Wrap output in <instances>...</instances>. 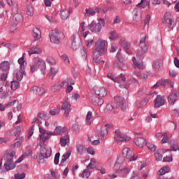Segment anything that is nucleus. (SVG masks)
Masks as SVG:
<instances>
[{
    "label": "nucleus",
    "mask_w": 179,
    "mask_h": 179,
    "mask_svg": "<svg viewBox=\"0 0 179 179\" xmlns=\"http://www.w3.org/2000/svg\"><path fill=\"white\" fill-rule=\"evenodd\" d=\"M120 37V35H118V33L115 30L110 31L109 33V39L110 40H117Z\"/></svg>",
    "instance_id": "473e14b6"
},
{
    "label": "nucleus",
    "mask_w": 179,
    "mask_h": 179,
    "mask_svg": "<svg viewBox=\"0 0 179 179\" xmlns=\"http://www.w3.org/2000/svg\"><path fill=\"white\" fill-rule=\"evenodd\" d=\"M33 61L34 64L30 66V71L31 73H34V72H36V71H38L39 69L42 75H45V71L47 69L45 61L39 57H34Z\"/></svg>",
    "instance_id": "f257e3e1"
},
{
    "label": "nucleus",
    "mask_w": 179,
    "mask_h": 179,
    "mask_svg": "<svg viewBox=\"0 0 179 179\" xmlns=\"http://www.w3.org/2000/svg\"><path fill=\"white\" fill-rule=\"evenodd\" d=\"M57 72H58V69H57L54 67H50V73H49L50 78H51V79H54V76H55V75H57Z\"/></svg>",
    "instance_id": "a19ab883"
},
{
    "label": "nucleus",
    "mask_w": 179,
    "mask_h": 179,
    "mask_svg": "<svg viewBox=\"0 0 179 179\" xmlns=\"http://www.w3.org/2000/svg\"><path fill=\"white\" fill-rule=\"evenodd\" d=\"M45 134H40V141H42V142H45V141H48L50 138H51V136H50V133H47L48 136H44Z\"/></svg>",
    "instance_id": "603ef678"
},
{
    "label": "nucleus",
    "mask_w": 179,
    "mask_h": 179,
    "mask_svg": "<svg viewBox=\"0 0 179 179\" xmlns=\"http://www.w3.org/2000/svg\"><path fill=\"white\" fill-rule=\"evenodd\" d=\"M94 15H96V11L90 7L85 10V13L84 14L85 17H90V16H94Z\"/></svg>",
    "instance_id": "c85d7f7f"
},
{
    "label": "nucleus",
    "mask_w": 179,
    "mask_h": 179,
    "mask_svg": "<svg viewBox=\"0 0 179 179\" xmlns=\"http://www.w3.org/2000/svg\"><path fill=\"white\" fill-rule=\"evenodd\" d=\"M116 57L120 64H124V61H125V57L121 54V52L118 51Z\"/></svg>",
    "instance_id": "a18cd8bd"
},
{
    "label": "nucleus",
    "mask_w": 179,
    "mask_h": 179,
    "mask_svg": "<svg viewBox=\"0 0 179 179\" xmlns=\"http://www.w3.org/2000/svg\"><path fill=\"white\" fill-rule=\"evenodd\" d=\"M155 108H159V107H162V106H164V103H166V98L164 96L157 95L156 99H155Z\"/></svg>",
    "instance_id": "f8f14e48"
},
{
    "label": "nucleus",
    "mask_w": 179,
    "mask_h": 179,
    "mask_svg": "<svg viewBox=\"0 0 179 179\" xmlns=\"http://www.w3.org/2000/svg\"><path fill=\"white\" fill-rule=\"evenodd\" d=\"M107 45V41H98L95 43V48L94 52L103 55L106 52V46Z\"/></svg>",
    "instance_id": "39448f33"
},
{
    "label": "nucleus",
    "mask_w": 179,
    "mask_h": 179,
    "mask_svg": "<svg viewBox=\"0 0 179 179\" xmlns=\"http://www.w3.org/2000/svg\"><path fill=\"white\" fill-rule=\"evenodd\" d=\"M117 106H115V103H108L106 105V110L108 111H113V110H115Z\"/></svg>",
    "instance_id": "4d7b16f0"
},
{
    "label": "nucleus",
    "mask_w": 179,
    "mask_h": 179,
    "mask_svg": "<svg viewBox=\"0 0 179 179\" xmlns=\"http://www.w3.org/2000/svg\"><path fill=\"white\" fill-rule=\"evenodd\" d=\"M115 142L120 143V142H127V138L122 136L120 131H115Z\"/></svg>",
    "instance_id": "4be33fe9"
},
{
    "label": "nucleus",
    "mask_w": 179,
    "mask_h": 179,
    "mask_svg": "<svg viewBox=\"0 0 179 179\" xmlns=\"http://www.w3.org/2000/svg\"><path fill=\"white\" fill-rule=\"evenodd\" d=\"M163 150H158L157 152L155 153V160L157 162H160L163 159Z\"/></svg>",
    "instance_id": "c756f323"
},
{
    "label": "nucleus",
    "mask_w": 179,
    "mask_h": 179,
    "mask_svg": "<svg viewBox=\"0 0 179 179\" xmlns=\"http://www.w3.org/2000/svg\"><path fill=\"white\" fill-rule=\"evenodd\" d=\"M163 138L162 139V143H167L169 142V138H167V133H164L162 134Z\"/></svg>",
    "instance_id": "774afa93"
},
{
    "label": "nucleus",
    "mask_w": 179,
    "mask_h": 179,
    "mask_svg": "<svg viewBox=\"0 0 179 179\" xmlns=\"http://www.w3.org/2000/svg\"><path fill=\"white\" fill-rule=\"evenodd\" d=\"M59 156H61V154H59V152L55 154L54 164L56 165L59 163Z\"/></svg>",
    "instance_id": "0e129e2a"
},
{
    "label": "nucleus",
    "mask_w": 179,
    "mask_h": 179,
    "mask_svg": "<svg viewBox=\"0 0 179 179\" xmlns=\"http://www.w3.org/2000/svg\"><path fill=\"white\" fill-rule=\"evenodd\" d=\"M149 100H150V99L149 98V96H146L143 100H142L141 102H137V104L141 105L140 107H145V106H146V104H148V103H149Z\"/></svg>",
    "instance_id": "c03bdc74"
},
{
    "label": "nucleus",
    "mask_w": 179,
    "mask_h": 179,
    "mask_svg": "<svg viewBox=\"0 0 179 179\" xmlns=\"http://www.w3.org/2000/svg\"><path fill=\"white\" fill-rule=\"evenodd\" d=\"M4 157L6 160V163L4 164L6 171L13 170L16 167V164L13 163V159H16V151L15 150H10L4 155Z\"/></svg>",
    "instance_id": "7ed1b4c3"
},
{
    "label": "nucleus",
    "mask_w": 179,
    "mask_h": 179,
    "mask_svg": "<svg viewBox=\"0 0 179 179\" xmlns=\"http://www.w3.org/2000/svg\"><path fill=\"white\" fill-rule=\"evenodd\" d=\"M116 174H118V173L120 172V171H121V164H118L117 162H115L114 167H113Z\"/></svg>",
    "instance_id": "052dcab7"
},
{
    "label": "nucleus",
    "mask_w": 179,
    "mask_h": 179,
    "mask_svg": "<svg viewBox=\"0 0 179 179\" xmlns=\"http://www.w3.org/2000/svg\"><path fill=\"white\" fill-rule=\"evenodd\" d=\"M52 151L51 148L45 145H41L40 153L36 155V159L39 164H44L45 163V159L51 157Z\"/></svg>",
    "instance_id": "f03ea898"
},
{
    "label": "nucleus",
    "mask_w": 179,
    "mask_h": 179,
    "mask_svg": "<svg viewBox=\"0 0 179 179\" xmlns=\"http://www.w3.org/2000/svg\"><path fill=\"white\" fill-rule=\"evenodd\" d=\"M92 118H93V115L92 111H88L86 115V124L90 125L92 124Z\"/></svg>",
    "instance_id": "58836bf2"
},
{
    "label": "nucleus",
    "mask_w": 179,
    "mask_h": 179,
    "mask_svg": "<svg viewBox=\"0 0 179 179\" xmlns=\"http://www.w3.org/2000/svg\"><path fill=\"white\" fill-rule=\"evenodd\" d=\"M49 37L51 43L53 44H59V31L55 29L49 33Z\"/></svg>",
    "instance_id": "9d476101"
},
{
    "label": "nucleus",
    "mask_w": 179,
    "mask_h": 179,
    "mask_svg": "<svg viewBox=\"0 0 179 179\" xmlns=\"http://www.w3.org/2000/svg\"><path fill=\"white\" fill-rule=\"evenodd\" d=\"M33 31V36L35 41H37V40L41 38V31H40V29L38 28H34Z\"/></svg>",
    "instance_id": "cd10ccee"
},
{
    "label": "nucleus",
    "mask_w": 179,
    "mask_h": 179,
    "mask_svg": "<svg viewBox=\"0 0 179 179\" xmlns=\"http://www.w3.org/2000/svg\"><path fill=\"white\" fill-rule=\"evenodd\" d=\"M164 20L166 26L169 29H174V27H176V22L173 21V16L168 14H165Z\"/></svg>",
    "instance_id": "ddd939ff"
},
{
    "label": "nucleus",
    "mask_w": 179,
    "mask_h": 179,
    "mask_svg": "<svg viewBox=\"0 0 179 179\" xmlns=\"http://www.w3.org/2000/svg\"><path fill=\"white\" fill-rule=\"evenodd\" d=\"M96 159L94 158H92L90 159V163L87 165V169H96Z\"/></svg>",
    "instance_id": "79ce46f5"
},
{
    "label": "nucleus",
    "mask_w": 179,
    "mask_h": 179,
    "mask_svg": "<svg viewBox=\"0 0 179 179\" xmlns=\"http://www.w3.org/2000/svg\"><path fill=\"white\" fill-rule=\"evenodd\" d=\"M162 86L166 87V86H169V87H174V83L171 82V80L166 79L162 81Z\"/></svg>",
    "instance_id": "4c0bfd02"
},
{
    "label": "nucleus",
    "mask_w": 179,
    "mask_h": 179,
    "mask_svg": "<svg viewBox=\"0 0 179 179\" xmlns=\"http://www.w3.org/2000/svg\"><path fill=\"white\" fill-rule=\"evenodd\" d=\"M146 6H149V2L148 0H141V2L137 4L138 8H145Z\"/></svg>",
    "instance_id": "ea45409f"
},
{
    "label": "nucleus",
    "mask_w": 179,
    "mask_h": 179,
    "mask_svg": "<svg viewBox=\"0 0 179 179\" xmlns=\"http://www.w3.org/2000/svg\"><path fill=\"white\" fill-rule=\"evenodd\" d=\"M101 136H103V138H104V136H107V135H108V129H107V127H103L101 128Z\"/></svg>",
    "instance_id": "13d9d810"
},
{
    "label": "nucleus",
    "mask_w": 179,
    "mask_h": 179,
    "mask_svg": "<svg viewBox=\"0 0 179 179\" xmlns=\"http://www.w3.org/2000/svg\"><path fill=\"white\" fill-rule=\"evenodd\" d=\"M65 132H66V129L58 126L55 129L54 132L50 133V136L53 135L54 136H55V135H61V134H64Z\"/></svg>",
    "instance_id": "6ab92c4d"
},
{
    "label": "nucleus",
    "mask_w": 179,
    "mask_h": 179,
    "mask_svg": "<svg viewBox=\"0 0 179 179\" xmlns=\"http://www.w3.org/2000/svg\"><path fill=\"white\" fill-rule=\"evenodd\" d=\"M14 73L16 76L17 80H22L23 79V76L26 75V71L24 69H20L19 71H15Z\"/></svg>",
    "instance_id": "5701e85b"
},
{
    "label": "nucleus",
    "mask_w": 179,
    "mask_h": 179,
    "mask_svg": "<svg viewBox=\"0 0 179 179\" xmlns=\"http://www.w3.org/2000/svg\"><path fill=\"white\" fill-rule=\"evenodd\" d=\"M178 100V96L177 95V91L173 89L171 94L168 96V101L170 104L174 105V103Z\"/></svg>",
    "instance_id": "4468645a"
},
{
    "label": "nucleus",
    "mask_w": 179,
    "mask_h": 179,
    "mask_svg": "<svg viewBox=\"0 0 179 179\" xmlns=\"http://www.w3.org/2000/svg\"><path fill=\"white\" fill-rule=\"evenodd\" d=\"M76 150L78 155H83L86 153V149L83 147V145L78 144L76 145Z\"/></svg>",
    "instance_id": "2f4dec72"
},
{
    "label": "nucleus",
    "mask_w": 179,
    "mask_h": 179,
    "mask_svg": "<svg viewBox=\"0 0 179 179\" xmlns=\"http://www.w3.org/2000/svg\"><path fill=\"white\" fill-rule=\"evenodd\" d=\"M31 92L33 94H37L38 96H42L45 93V90L41 87L34 86L31 88Z\"/></svg>",
    "instance_id": "dca6fc26"
},
{
    "label": "nucleus",
    "mask_w": 179,
    "mask_h": 179,
    "mask_svg": "<svg viewBox=\"0 0 179 179\" xmlns=\"http://www.w3.org/2000/svg\"><path fill=\"white\" fill-rule=\"evenodd\" d=\"M23 22V15L20 13H17L13 16V22L11 24L10 29L11 31L16 30L17 29V25L19 23H22Z\"/></svg>",
    "instance_id": "1a4fd4ad"
},
{
    "label": "nucleus",
    "mask_w": 179,
    "mask_h": 179,
    "mask_svg": "<svg viewBox=\"0 0 179 179\" xmlns=\"http://www.w3.org/2000/svg\"><path fill=\"white\" fill-rule=\"evenodd\" d=\"M145 41H146V35H144L140 41V43H139L140 52L137 53V57H142L143 54H146V52H148L149 46L146 44Z\"/></svg>",
    "instance_id": "423d86ee"
},
{
    "label": "nucleus",
    "mask_w": 179,
    "mask_h": 179,
    "mask_svg": "<svg viewBox=\"0 0 179 179\" xmlns=\"http://www.w3.org/2000/svg\"><path fill=\"white\" fill-rule=\"evenodd\" d=\"M131 172V169L130 168H124L123 169H120L117 174L122 178H125V177L128 176V174Z\"/></svg>",
    "instance_id": "393cba45"
},
{
    "label": "nucleus",
    "mask_w": 179,
    "mask_h": 179,
    "mask_svg": "<svg viewBox=\"0 0 179 179\" xmlns=\"http://www.w3.org/2000/svg\"><path fill=\"white\" fill-rule=\"evenodd\" d=\"M97 100H99V97L96 96H92L90 98V103H92V104H94V106H97Z\"/></svg>",
    "instance_id": "bf43d9fd"
},
{
    "label": "nucleus",
    "mask_w": 179,
    "mask_h": 179,
    "mask_svg": "<svg viewBox=\"0 0 179 179\" xmlns=\"http://www.w3.org/2000/svg\"><path fill=\"white\" fill-rule=\"evenodd\" d=\"M24 55H26V53H24L22 57L18 59V64L21 69H24L27 66V62L24 61Z\"/></svg>",
    "instance_id": "a878e982"
},
{
    "label": "nucleus",
    "mask_w": 179,
    "mask_h": 179,
    "mask_svg": "<svg viewBox=\"0 0 179 179\" xmlns=\"http://www.w3.org/2000/svg\"><path fill=\"white\" fill-rule=\"evenodd\" d=\"M115 106L117 108H121L122 111H127V102L125 99L122 96H114Z\"/></svg>",
    "instance_id": "0eeeda50"
},
{
    "label": "nucleus",
    "mask_w": 179,
    "mask_h": 179,
    "mask_svg": "<svg viewBox=\"0 0 179 179\" xmlns=\"http://www.w3.org/2000/svg\"><path fill=\"white\" fill-rule=\"evenodd\" d=\"M104 26V20L99 19L98 22L92 21L89 25L88 29L90 31L94 33H100L101 31V27Z\"/></svg>",
    "instance_id": "20e7f679"
},
{
    "label": "nucleus",
    "mask_w": 179,
    "mask_h": 179,
    "mask_svg": "<svg viewBox=\"0 0 179 179\" xmlns=\"http://www.w3.org/2000/svg\"><path fill=\"white\" fill-rule=\"evenodd\" d=\"M134 143L136 146H138V148H143V146L146 145L147 143L145 138L140 137L134 139Z\"/></svg>",
    "instance_id": "aec40b11"
},
{
    "label": "nucleus",
    "mask_w": 179,
    "mask_h": 179,
    "mask_svg": "<svg viewBox=\"0 0 179 179\" xmlns=\"http://www.w3.org/2000/svg\"><path fill=\"white\" fill-rule=\"evenodd\" d=\"M41 49L36 47L32 48L28 51L29 55H33V54H41Z\"/></svg>",
    "instance_id": "7c9ffc66"
},
{
    "label": "nucleus",
    "mask_w": 179,
    "mask_h": 179,
    "mask_svg": "<svg viewBox=\"0 0 179 179\" xmlns=\"http://www.w3.org/2000/svg\"><path fill=\"white\" fill-rule=\"evenodd\" d=\"M15 178L16 179H23L26 177V174H24V173H16L14 176Z\"/></svg>",
    "instance_id": "69168bd1"
},
{
    "label": "nucleus",
    "mask_w": 179,
    "mask_h": 179,
    "mask_svg": "<svg viewBox=\"0 0 179 179\" xmlns=\"http://www.w3.org/2000/svg\"><path fill=\"white\" fill-rule=\"evenodd\" d=\"M139 178H141V176H139V173H138V171H134L130 178V179H139Z\"/></svg>",
    "instance_id": "680f3d73"
},
{
    "label": "nucleus",
    "mask_w": 179,
    "mask_h": 179,
    "mask_svg": "<svg viewBox=\"0 0 179 179\" xmlns=\"http://www.w3.org/2000/svg\"><path fill=\"white\" fill-rule=\"evenodd\" d=\"M134 75L135 76H137V78H138V79H141V80H142L143 82H145V80H148V74L141 73L138 71H135L134 73Z\"/></svg>",
    "instance_id": "bb28decb"
},
{
    "label": "nucleus",
    "mask_w": 179,
    "mask_h": 179,
    "mask_svg": "<svg viewBox=\"0 0 179 179\" xmlns=\"http://www.w3.org/2000/svg\"><path fill=\"white\" fill-rule=\"evenodd\" d=\"M154 69H160V66H162V62L161 60H157L154 62L153 65H152Z\"/></svg>",
    "instance_id": "8fccbe9b"
},
{
    "label": "nucleus",
    "mask_w": 179,
    "mask_h": 179,
    "mask_svg": "<svg viewBox=\"0 0 179 179\" xmlns=\"http://www.w3.org/2000/svg\"><path fill=\"white\" fill-rule=\"evenodd\" d=\"M95 94L99 96V97H104L107 96V90L103 87H97L94 89Z\"/></svg>",
    "instance_id": "f3484780"
},
{
    "label": "nucleus",
    "mask_w": 179,
    "mask_h": 179,
    "mask_svg": "<svg viewBox=\"0 0 179 179\" xmlns=\"http://www.w3.org/2000/svg\"><path fill=\"white\" fill-rule=\"evenodd\" d=\"M20 132H22V129L20 128V127L17 126L15 128V136H16L15 140L17 141V139H19V138H20Z\"/></svg>",
    "instance_id": "6e6d98bb"
},
{
    "label": "nucleus",
    "mask_w": 179,
    "mask_h": 179,
    "mask_svg": "<svg viewBox=\"0 0 179 179\" xmlns=\"http://www.w3.org/2000/svg\"><path fill=\"white\" fill-rule=\"evenodd\" d=\"M59 86L60 89H66V93H71L73 90V87L69 85V78H66Z\"/></svg>",
    "instance_id": "9b49d317"
},
{
    "label": "nucleus",
    "mask_w": 179,
    "mask_h": 179,
    "mask_svg": "<svg viewBox=\"0 0 179 179\" xmlns=\"http://www.w3.org/2000/svg\"><path fill=\"white\" fill-rule=\"evenodd\" d=\"M81 177H83V178H89L90 177V171H89V169L84 170L81 174Z\"/></svg>",
    "instance_id": "864d4df0"
},
{
    "label": "nucleus",
    "mask_w": 179,
    "mask_h": 179,
    "mask_svg": "<svg viewBox=\"0 0 179 179\" xmlns=\"http://www.w3.org/2000/svg\"><path fill=\"white\" fill-rule=\"evenodd\" d=\"M132 61L138 69H143L145 68L143 63L142 62H137L135 57H132Z\"/></svg>",
    "instance_id": "f704fd0d"
},
{
    "label": "nucleus",
    "mask_w": 179,
    "mask_h": 179,
    "mask_svg": "<svg viewBox=\"0 0 179 179\" xmlns=\"http://www.w3.org/2000/svg\"><path fill=\"white\" fill-rule=\"evenodd\" d=\"M46 61L47 62H48V64H50L51 65H55L56 64L55 59H52L50 57H48Z\"/></svg>",
    "instance_id": "338daca9"
},
{
    "label": "nucleus",
    "mask_w": 179,
    "mask_h": 179,
    "mask_svg": "<svg viewBox=\"0 0 179 179\" xmlns=\"http://www.w3.org/2000/svg\"><path fill=\"white\" fill-rule=\"evenodd\" d=\"M122 156L126 159H129V162H135L138 159V155L134 154V152L128 148L122 150Z\"/></svg>",
    "instance_id": "6e6552de"
},
{
    "label": "nucleus",
    "mask_w": 179,
    "mask_h": 179,
    "mask_svg": "<svg viewBox=\"0 0 179 179\" xmlns=\"http://www.w3.org/2000/svg\"><path fill=\"white\" fill-rule=\"evenodd\" d=\"M166 173H169V167L164 166L158 171V176H164Z\"/></svg>",
    "instance_id": "de8ad7c7"
},
{
    "label": "nucleus",
    "mask_w": 179,
    "mask_h": 179,
    "mask_svg": "<svg viewBox=\"0 0 179 179\" xmlns=\"http://www.w3.org/2000/svg\"><path fill=\"white\" fill-rule=\"evenodd\" d=\"M80 47V45L78 43H76V41H73L71 43V48L73 50V51H76L77 50H79V48Z\"/></svg>",
    "instance_id": "5fc2aeb1"
},
{
    "label": "nucleus",
    "mask_w": 179,
    "mask_h": 179,
    "mask_svg": "<svg viewBox=\"0 0 179 179\" xmlns=\"http://www.w3.org/2000/svg\"><path fill=\"white\" fill-rule=\"evenodd\" d=\"M4 73H1L0 76L1 80H6L8 78V75L9 73V71H3Z\"/></svg>",
    "instance_id": "e2e57ef3"
},
{
    "label": "nucleus",
    "mask_w": 179,
    "mask_h": 179,
    "mask_svg": "<svg viewBox=\"0 0 179 179\" xmlns=\"http://www.w3.org/2000/svg\"><path fill=\"white\" fill-rule=\"evenodd\" d=\"M0 69L2 72H9V69H10V63L8 61L1 62L0 64Z\"/></svg>",
    "instance_id": "a211bd4d"
},
{
    "label": "nucleus",
    "mask_w": 179,
    "mask_h": 179,
    "mask_svg": "<svg viewBox=\"0 0 179 179\" xmlns=\"http://www.w3.org/2000/svg\"><path fill=\"white\" fill-rule=\"evenodd\" d=\"M101 56V55L100 54H96L95 52H93V64L94 65H99V64H100V59H99V57Z\"/></svg>",
    "instance_id": "72a5a7b5"
},
{
    "label": "nucleus",
    "mask_w": 179,
    "mask_h": 179,
    "mask_svg": "<svg viewBox=\"0 0 179 179\" xmlns=\"http://www.w3.org/2000/svg\"><path fill=\"white\" fill-rule=\"evenodd\" d=\"M119 43L124 50H129L131 48V43L128 42L125 38H121Z\"/></svg>",
    "instance_id": "412c9836"
},
{
    "label": "nucleus",
    "mask_w": 179,
    "mask_h": 179,
    "mask_svg": "<svg viewBox=\"0 0 179 179\" xmlns=\"http://www.w3.org/2000/svg\"><path fill=\"white\" fill-rule=\"evenodd\" d=\"M69 157H71V151H68L62 155L61 159V164H62V163H65V162H66V160H68Z\"/></svg>",
    "instance_id": "e433bc0d"
},
{
    "label": "nucleus",
    "mask_w": 179,
    "mask_h": 179,
    "mask_svg": "<svg viewBox=\"0 0 179 179\" xmlns=\"http://www.w3.org/2000/svg\"><path fill=\"white\" fill-rule=\"evenodd\" d=\"M60 17L62 20H66V19L69 17V12H68V10L61 11Z\"/></svg>",
    "instance_id": "c9c22d12"
},
{
    "label": "nucleus",
    "mask_w": 179,
    "mask_h": 179,
    "mask_svg": "<svg viewBox=\"0 0 179 179\" xmlns=\"http://www.w3.org/2000/svg\"><path fill=\"white\" fill-rule=\"evenodd\" d=\"M145 146L151 150V152H156L157 147L156 145L151 144L150 143H146Z\"/></svg>",
    "instance_id": "3c124183"
},
{
    "label": "nucleus",
    "mask_w": 179,
    "mask_h": 179,
    "mask_svg": "<svg viewBox=\"0 0 179 179\" xmlns=\"http://www.w3.org/2000/svg\"><path fill=\"white\" fill-rule=\"evenodd\" d=\"M61 110H64L65 117L68 118L69 117V113H71V104L67 101L63 102Z\"/></svg>",
    "instance_id": "2eb2a0df"
},
{
    "label": "nucleus",
    "mask_w": 179,
    "mask_h": 179,
    "mask_svg": "<svg viewBox=\"0 0 179 179\" xmlns=\"http://www.w3.org/2000/svg\"><path fill=\"white\" fill-rule=\"evenodd\" d=\"M20 86L19 81H11L10 88L12 90H17Z\"/></svg>",
    "instance_id": "37998d69"
},
{
    "label": "nucleus",
    "mask_w": 179,
    "mask_h": 179,
    "mask_svg": "<svg viewBox=\"0 0 179 179\" xmlns=\"http://www.w3.org/2000/svg\"><path fill=\"white\" fill-rule=\"evenodd\" d=\"M27 15H28V16H33V15H34V8H33V6H28L27 7Z\"/></svg>",
    "instance_id": "49530a36"
},
{
    "label": "nucleus",
    "mask_w": 179,
    "mask_h": 179,
    "mask_svg": "<svg viewBox=\"0 0 179 179\" xmlns=\"http://www.w3.org/2000/svg\"><path fill=\"white\" fill-rule=\"evenodd\" d=\"M59 111H61V109L59 108L58 109L51 108L49 113L50 115H58Z\"/></svg>",
    "instance_id": "09e8293b"
},
{
    "label": "nucleus",
    "mask_w": 179,
    "mask_h": 179,
    "mask_svg": "<svg viewBox=\"0 0 179 179\" xmlns=\"http://www.w3.org/2000/svg\"><path fill=\"white\" fill-rule=\"evenodd\" d=\"M68 143H69V136L64 134L60 138V145L62 148H65Z\"/></svg>",
    "instance_id": "b1692460"
}]
</instances>
